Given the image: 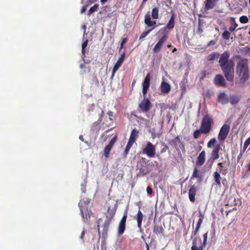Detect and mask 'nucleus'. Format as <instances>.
<instances>
[{"label":"nucleus","mask_w":250,"mask_h":250,"mask_svg":"<svg viewBox=\"0 0 250 250\" xmlns=\"http://www.w3.org/2000/svg\"><path fill=\"white\" fill-rule=\"evenodd\" d=\"M200 177L199 171L197 169L196 167L194 168L193 173L191 176V179H193L194 178H199Z\"/></svg>","instance_id":"obj_36"},{"label":"nucleus","mask_w":250,"mask_h":250,"mask_svg":"<svg viewBox=\"0 0 250 250\" xmlns=\"http://www.w3.org/2000/svg\"><path fill=\"white\" fill-rule=\"evenodd\" d=\"M90 201L86 199V201L81 200L79 203V207L80 208L81 213L82 216L83 221L90 225V218L92 214V211L88 209L87 205L89 203Z\"/></svg>","instance_id":"obj_3"},{"label":"nucleus","mask_w":250,"mask_h":250,"mask_svg":"<svg viewBox=\"0 0 250 250\" xmlns=\"http://www.w3.org/2000/svg\"><path fill=\"white\" fill-rule=\"evenodd\" d=\"M174 18H175L174 14V12H173L172 15L168 22L166 25V26L165 27V28H166V29L167 28L169 30H171L174 28V25H175Z\"/></svg>","instance_id":"obj_24"},{"label":"nucleus","mask_w":250,"mask_h":250,"mask_svg":"<svg viewBox=\"0 0 250 250\" xmlns=\"http://www.w3.org/2000/svg\"><path fill=\"white\" fill-rule=\"evenodd\" d=\"M124 174L123 172H122V173H120L118 174L117 176V178L119 180H122L123 178H124Z\"/></svg>","instance_id":"obj_49"},{"label":"nucleus","mask_w":250,"mask_h":250,"mask_svg":"<svg viewBox=\"0 0 250 250\" xmlns=\"http://www.w3.org/2000/svg\"><path fill=\"white\" fill-rule=\"evenodd\" d=\"M146 250H150L149 245L146 242Z\"/></svg>","instance_id":"obj_60"},{"label":"nucleus","mask_w":250,"mask_h":250,"mask_svg":"<svg viewBox=\"0 0 250 250\" xmlns=\"http://www.w3.org/2000/svg\"><path fill=\"white\" fill-rule=\"evenodd\" d=\"M201 133H202L201 129H200V130H199V129L196 130L194 132V133H193L194 137L195 139H197L199 137Z\"/></svg>","instance_id":"obj_43"},{"label":"nucleus","mask_w":250,"mask_h":250,"mask_svg":"<svg viewBox=\"0 0 250 250\" xmlns=\"http://www.w3.org/2000/svg\"><path fill=\"white\" fill-rule=\"evenodd\" d=\"M216 43V42L214 40H211L208 43V46H210L214 45Z\"/></svg>","instance_id":"obj_55"},{"label":"nucleus","mask_w":250,"mask_h":250,"mask_svg":"<svg viewBox=\"0 0 250 250\" xmlns=\"http://www.w3.org/2000/svg\"><path fill=\"white\" fill-rule=\"evenodd\" d=\"M199 218L198 221L197 223L196 227L195 230H194L192 231L191 237H192L193 236H195L197 234V233H198V232L200 228L201 224L203 223V219L204 218V216L202 213V212L201 211H199Z\"/></svg>","instance_id":"obj_16"},{"label":"nucleus","mask_w":250,"mask_h":250,"mask_svg":"<svg viewBox=\"0 0 250 250\" xmlns=\"http://www.w3.org/2000/svg\"><path fill=\"white\" fill-rule=\"evenodd\" d=\"M168 143L174 146L177 151H179L180 149L182 151L185 150L184 143L181 140L179 136H177L173 139L169 140Z\"/></svg>","instance_id":"obj_6"},{"label":"nucleus","mask_w":250,"mask_h":250,"mask_svg":"<svg viewBox=\"0 0 250 250\" xmlns=\"http://www.w3.org/2000/svg\"><path fill=\"white\" fill-rule=\"evenodd\" d=\"M206 160V152L205 150H203L199 155L197 158L196 164L197 166H202Z\"/></svg>","instance_id":"obj_18"},{"label":"nucleus","mask_w":250,"mask_h":250,"mask_svg":"<svg viewBox=\"0 0 250 250\" xmlns=\"http://www.w3.org/2000/svg\"><path fill=\"white\" fill-rule=\"evenodd\" d=\"M214 83L217 85L225 86L226 83L222 75L218 74L214 78Z\"/></svg>","instance_id":"obj_21"},{"label":"nucleus","mask_w":250,"mask_h":250,"mask_svg":"<svg viewBox=\"0 0 250 250\" xmlns=\"http://www.w3.org/2000/svg\"><path fill=\"white\" fill-rule=\"evenodd\" d=\"M79 139L81 140V141H83V136L82 135H81L80 137H79Z\"/></svg>","instance_id":"obj_63"},{"label":"nucleus","mask_w":250,"mask_h":250,"mask_svg":"<svg viewBox=\"0 0 250 250\" xmlns=\"http://www.w3.org/2000/svg\"><path fill=\"white\" fill-rule=\"evenodd\" d=\"M161 88L162 92L164 93H168L170 90V85L165 82L162 83Z\"/></svg>","instance_id":"obj_25"},{"label":"nucleus","mask_w":250,"mask_h":250,"mask_svg":"<svg viewBox=\"0 0 250 250\" xmlns=\"http://www.w3.org/2000/svg\"><path fill=\"white\" fill-rule=\"evenodd\" d=\"M138 131L136 129H133L131 131L129 141H131L132 142L134 143L138 137Z\"/></svg>","instance_id":"obj_28"},{"label":"nucleus","mask_w":250,"mask_h":250,"mask_svg":"<svg viewBox=\"0 0 250 250\" xmlns=\"http://www.w3.org/2000/svg\"><path fill=\"white\" fill-rule=\"evenodd\" d=\"M80 68L83 69V73H86V65L84 64V63H82L80 65Z\"/></svg>","instance_id":"obj_51"},{"label":"nucleus","mask_w":250,"mask_h":250,"mask_svg":"<svg viewBox=\"0 0 250 250\" xmlns=\"http://www.w3.org/2000/svg\"><path fill=\"white\" fill-rule=\"evenodd\" d=\"M146 192L148 194H151L153 192L152 188L150 187H147L146 188Z\"/></svg>","instance_id":"obj_50"},{"label":"nucleus","mask_w":250,"mask_h":250,"mask_svg":"<svg viewBox=\"0 0 250 250\" xmlns=\"http://www.w3.org/2000/svg\"><path fill=\"white\" fill-rule=\"evenodd\" d=\"M203 247H196V245L195 246H192L191 247V250H203Z\"/></svg>","instance_id":"obj_45"},{"label":"nucleus","mask_w":250,"mask_h":250,"mask_svg":"<svg viewBox=\"0 0 250 250\" xmlns=\"http://www.w3.org/2000/svg\"><path fill=\"white\" fill-rule=\"evenodd\" d=\"M229 52L224 51L220 56L219 63L226 80L233 82L235 63L232 60H229Z\"/></svg>","instance_id":"obj_1"},{"label":"nucleus","mask_w":250,"mask_h":250,"mask_svg":"<svg viewBox=\"0 0 250 250\" xmlns=\"http://www.w3.org/2000/svg\"><path fill=\"white\" fill-rule=\"evenodd\" d=\"M107 114L110 117L113 116V113L112 111H108Z\"/></svg>","instance_id":"obj_58"},{"label":"nucleus","mask_w":250,"mask_h":250,"mask_svg":"<svg viewBox=\"0 0 250 250\" xmlns=\"http://www.w3.org/2000/svg\"><path fill=\"white\" fill-rule=\"evenodd\" d=\"M142 152L146 154L148 157H153L156 153L155 147L150 142H148L143 148Z\"/></svg>","instance_id":"obj_7"},{"label":"nucleus","mask_w":250,"mask_h":250,"mask_svg":"<svg viewBox=\"0 0 250 250\" xmlns=\"http://www.w3.org/2000/svg\"><path fill=\"white\" fill-rule=\"evenodd\" d=\"M102 220L101 218H100L98 221V228L99 229V227H100V222L102 221Z\"/></svg>","instance_id":"obj_59"},{"label":"nucleus","mask_w":250,"mask_h":250,"mask_svg":"<svg viewBox=\"0 0 250 250\" xmlns=\"http://www.w3.org/2000/svg\"><path fill=\"white\" fill-rule=\"evenodd\" d=\"M168 39V35L167 33H164L161 38H160L153 48V51L155 53H159L161 51L164 44L167 42Z\"/></svg>","instance_id":"obj_9"},{"label":"nucleus","mask_w":250,"mask_h":250,"mask_svg":"<svg viewBox=\"0 0 250 250\" xmlns=\"http://www.w3.org/2000/svg\"><path fill=\"white\" fill-rule=\"evenodd\" d=\"M143 215L140 210H139L136 216L137 221V226L140 229H142V222L143 220Z\"/></svg>","instance_id":"obj_26"},{"label":"nucleus","mask_w":250,"mask_h":250,"mask_svg":"<svg viewBox=\"0 0 250 250\" xmlns=\"http://www.w3.org/2000/svg\"><path fill=\"white\" fill-rule=\"evenodd\" d=\"M219 56L220 55L218 53L214 52L208 55L207 60L210 61H213L217 59Z\"/></svg>","instance_id":"obj_31"},{"label":"nucleus","mask_w":250,"mask_h":250,"mask_svg":"<svg viewBox=\"0 0 250 250\" xmlns=\"http://www.w3.org/2000/svg\"><path fill=\"white\" fill-rule=\"evenodd\" d=\"M248 63V60L244 58L240 59L236 65L237 72L243 81H247L249 78Z\"/></svg>","instance_id":"obj_2"},{"label":"nucleus","mask_w":250,"mask_h":250,"mask_svg":"<svg viewBox=\"0 0 250 250\" xmlns=\"http://www.w3.org/2000/svg\"><path fill=\"white\" fill-rule=\"evenodd\" d=\"M99 4H95L91 7L87 13V16H90L91 14H92L94 12H96L98 11L99 9Z\"/></svg>","instance_id":"obj_33"},{"label":"nucleus","mask_w":250,"mask_h":250,"mask_svg":"<svg viewBox=\"0 0 250 250\" xmlns=\"http://www.w3.org/2000/svg\"><path fill=\"white\" fill-rule=\"evenodd\" d=\"M216 143V140L215 138H213L210 140V141L207 144V146L208 148H212L213 146Z\"/></svg>","instance_id":"obj_39"},{"label":"nucleus","mask_w":250,"mask_h":250,"mask_svg":"<svg viewBox=\"0 0 250 250\" xmlns=\"http://www.w3.org/2000/svg\"><path fill=\"white\" fill-rule=\"evenodd\" d=\"M176 51H177V49H176V48L175 47L172 50V53H174V52H176Z\"/></svg>","instance_id":"obj_64"},{"label":"nucleus","mask_w":250,"mask_h":250,"mask_svg":"<svg viewBox=\"0 0 250 250\" xmlns=\"http://www.w3.org/2000/svg\"><path fill=\"white\" fill-rule=\"evenodd\" d=\"M154 225L153 228V232L156 235H164V229L161 225L156 224L154 221Z\"/></svg>","instance_id":"obj_20"},{"label":"nucleus","mask_w":250,"mask_h":250,"mask_svg":"<svg viewBox=\"0 0 250 250\" xmlns=\"http://www.w3.org/2000/svg\"><path fill=\"white\" fill-rule=\"evenodd\" d=\"M97 0H87L85 3V5L88 7L89 5L96 2Z\"/></svg>","instance_id":"obj_48"},{"label":"nucleus","mask_w":250,"mask_h":250,"mask_svg":"<svg viewBox=\"0 0 250 250\" xmlns=\"http://www.w3.org/2000/svg\"><path fill=\"white\" fill-rule=\"evenodd\" d=\"M168 149V147L167 146L166 144H164V147L161 149L160 152L161 153L165 152Z\"/></svg>","instance_id":"obj_47"},{"label":"nucleus","mask_w":250,"mask_h":250,"mask_svg":"<svg viewBox=\"0 0 250 250\" xmlns=\"http://www.w3.org/2000/svg\"><path fill=\"white\" fill-rule=\"evenodd\" d=\"M222 38L224 40H227L230 38V33L226 30L222 34Z\"/></svg>","instance_id":"obj_37"},{"label":"nucleus","mask_w":250,"mask_h":250,"mask_svg":"<svg viewBox=\"0 0 250 250\" xmlns=\"http://www.w3.org/2000/svg\"><path fill=\"white\" fill-rule=\"evenodd\" d=\"M208 238V232L203 235V245H206Z\"/></svg>","instance_id":"obj_46"},{"label":"nucleus","mask_w":250,"mask_h":250,"mask_svg":"<svg viewBox=\"0 0 250 250\" xmlns=\"http://www.w3.org/2000/svg\"><path fill=\"white\" fill-rule=\"evenodd\" d=\"M112 201V204L113 206L112 207L111 206H108L107 208V212L108 214L106 215V220L102 225L103 229L104 231H107L110 224L114 216H115L116 211L117 209V204L115 203L114 200H111Z\"/></svg>","instance_id":"obj_4"},{"label":"nucleus","mask_w":250,"mask_h":250,"mask_svg":"<svg viewBox=\"0 0 250 250\" xmlns=\"http://www.w3.org/2000/svg\"><path fill=\"white\" fill-rule=\"evenodd\" d=\"M123 62L124 61L123 60H122L121 59L120 60V59H118V61H117V62H116L115 64L114 65V66L113 67V70L112 71V75L111 77V79H113V78L114 77L116 71L121 67Z\"/></svg>","instance_id":"obj_23"},{"label":"nucleus","mask_w":250,"mask_h":250,"mask_svg":"<svg viewBox=\"0 0 250 250\" xmlns=\"http://www.w3.org/2000/svg\"><path fill=\"white\" fill-rule=\"evenodd\" d=\"M248 169L249 171L250 172V162H249V163L248 165Z\"/></svg>","instance_id":"obj_62"},{"label":"nucleus","mask_w":250,"mask_h":250,"mask_svg":"<svg viewBox=\"0 0 250 250\" xmlns=\"http://www.w3.org/2000/svg\"><path fill=\"white\" fill-rule=\"evenodd\" d=\"M126 42H127V39H126V38H124V39H123V40H122V42H121V47H120L121 48H122L123 47L124 44Z\"/></svg>","instance_id":"obj_53"},{"label":"nucleus","mask_w":250,"mask_h":250,"mask_svg":"<svg viewBox=\"0 0 250 250\" xmlns=\"http://www.w3.org/2000/svg\"><path fill=\"white\" fill-rule=\"evenodd\" d=\"M152 107V104L150 100L146 98V97H144L143 100L139 104V107L140 108L141 111L144 113L148 112Z\"/></svg>","instance_id":"obj_8"},{"label":"nucleus","mask_w":250,"mask_h":250,"mask_svg":"<svg viewBox=\"0 0 250 250\" xmlns=\"http://www.w3.org/2000/svg\"><path fill=\"white\" fill-rule=\"evenodd\" d=\"M152 30V29H149L146 31L143 32L140 35L139 40H141L145 38Z\"/></svg>","instance_id":"obj_38"},{"label":"nucleus","mask_w":250,"mask_h":250,"mask_svg":"<svg viewBox=\"0 0 250 250\" xmlns=\"http://www.w3.org/2000/svg\"><path fill=\"white\" fill-rule=\"evenodd\" d=\"M239 21L242 23H246L249 21V19L246 16H242L240 17Z\"/></svg>","instance_id":"obj_40"},{"label":"nucleus","mask_w":250,"mask_h":250,"mask_svg":"<svg viewBox=\"0 0 250 250\" xmlns=\"http://www.w3.org/2000/svg\"><path fill=\"white\" fill-rule=\"evenodd\" d=\"M213 176L215 181V184L219 187L221 186V176L219 174V172H218V171L214 172Z\"/></svg>","instance_id":"obj_29"},{"label":"nucleus","mask_w":250,"mask_h":250,"mask_svg":"<svg viewBox=\"0 0 250 250\" xmlns=\"http://www.w3.org/2000/svg\"><path fill=\"white\" fill-rule=\"evenodd\" d=\"M250 145V137L248 138L244 144L243 149L245 150L248 146Z\"/></svg>","instance_id":"obj_42"},{"label":"nucleus","mask_w":250,"mask_h":250,"mask_svg":"<svg viewBox=\"0 0 250 250\" xmlns=\"http://www.w3.org/2000/svg\"><path fill=\"white\" fill-rule=\"evenodd\" d=\"M213 121L212 117L208 114L205 115L202 119L200 129L201 132L204 134H208L211 129V125Z\"/></svg>","instance_id":"obj_5"},{"label":"nucleus","mask_w":250,"mask_h":250,"mask_svg":"<svg viewBox=\"0 0 250 250\" xmlns=\"http://www.w3.org/2000/svg\"><path fill=\"white\" fill-rule=\"evenodd\" d=\"M87 7V6L85 4L83 5L81 9V13H83V12H84L86 11Z\"/></svg>","instance_id":"obj_54"},{"label":"nucleus","mask_w":250,"mask_h":250,"mask_svg":"<svg viewBox=\"0 0 250 250\" xmlns=\"http://www.w3.org/2000/svg\"><path fill=\"white\" fill-rule=\"evenodd\" d=\"M230 127L229 125L224 124L221 128L218 136V139L220 141H224L229 132Z\"/></svg>","instance_id":"obj_11"},{"label":"nucleus","mask_w":250,"mask_h":250,"mask_svg":"<svg viewBox=\"0 0 250 250\" xmlns=\"http://www.w3.org/2000/svg\"><path fill=\"white\" fill-rule=\"evenodd\" d=\"M117 137H113L109 142V144L106 146L104 148V155L106 158H108L109 153L114 145L115 142L116 141Z\"/></svg>","instance_id":"obj_15"},{"label":"nucleus","mask_w":250,"mask_h":250,"mask_svg":"<svg viewBox=\"0 0 250 250\" xmlns=\"http://www.w3.org/2000/svg\"><path fill=\"white\" fill-rule=\"evenodd\" d=\"M139 172L140 174L144 175L147 173L148 170L142 167L139 169Z\"/></svg>","instance_id":"obj_44"},{"label":"nucleus","mask_w":250,"mask_h":250,"mask_svg":"<svg viewBox=\"0 0 250 250\" xmlns=\"http://www.w3.org/2000/svg\"><path fill=\"white\" fill-rule=\"evenodd\" d=\"M196 247H204L205 245H203V242H202V240L199 237H195L192 241V245Z\"/></svg>","instance_id":"obj_30"},{"label":"nucleus","mask_w":250,"mask_h":250,"mask_svg":"<svg viewBox=\"0 0 250 250\" xmlns=\"http://www.w3.org/2000/svg\"><path fill=\"white\" fill-rule=\"evenodd\" d=\"M88 44V40H86L82 44V53L83 55H84L85 53V48L87 46Z\"/></svg>","instance_id":"obj_41"},{"label":"nucleus","mask_w":250,"mask_h":250,"mask_svg":"<svg viewBox=\"0 0 250 250\" xmlns=\"http://www.w3.org/2000/svg\"><path fill=\"white\" fill-rule=\"evenodd\" d=\"M150 74L148 73L145 78L143 83V94L144 97H146L147 92L149 89L150 85Z\"/></svg>","instance_id":"obj_14"},{"label":"nucleus","mask_w":250,"mask_h":250,"mask_svg":"<svg viewBox=\"0 0 250 250\" xmlns=\"http://www.w3.org/2000/svg\"><path fill=\"white\" fill-rule=\"evenodd\" d=\"M231 20L233 21V23L231 24V25L229 27V30L231 32H233L238 26V24L235 21L234 18H231Z\"/></svg>","instance_id":"obj_35"},{"label":"nucleus","mask_w":250,"mask_h":250,"mask_svg":"<svg viewBox=\"0 0 250 250\" xmlns=\"http://www.w3.org/2000/svg\"><path fill=\"white\" fill-rule=\"evenodd\" d=\"M134 143L133 142H132L131 141H128V143H127V144L126 146V147L125 148V150L124 151V154L125 155H126L128 153V152L130 149V148L131 147V146H132V145Z\"/></svg>","instance_id":"obj_34"},{"label":"nucleus","mask_w":250,"mask_h":250,"mask_svg":"<svg viewBox=\"0 0 250 250\" xmlns=\"http://www.w3.org/2000/svg\"><path fill=\"white\" fill-rule=\"evenodd\" d=\"M197 191L195 185H192L189 189L188 197L189 200L191 202H194L195 200V196Z\"/></svg>","instance_id":"obj_22"},{"label":"nucleus","mask_w":250,"mask_h":250,"mask_svg":"<svg viewBox=\"0 0 250 250\" xmlns=\"http://www.w3.org/2000/svg\"><path fill=\"white\" fill-rule=\"evenodd\" d=\"M84 234H85V231H84V230H83V231L82 232V233H81V235L80 236V239L82 240L83 242H84L83 237L84 236Z\"/></svg>","instance_id":"obj_56"},{"label":"nucleus","mask_w":250,"mask_h":250,"mask_svg":"<svg viewBox=\"0 0 250 250\" xmlns=\"http://www.w3.org/2000/svg\"><path fill=\"white\" fill-rule=\"evenodd\" d=\"M108 0H101V2L102 4L104 3L106 1H107Z\"/></svg>","instance_id":"obj_61"},{"label":"nucleus","mask_w":250,"mask_h":250,"mask_svg":"<svg viewBox=\"0 0 250 250\" xmlns=\"http://www.w3.org/2000/svg\"><path fill=\"white\" fill-rule=\"evenodd\" d=\"M144 22L147 27H152L151 29H152V30L157 26L156 21H151V15L149 12L145 15Z\"/></svg>","instance_id":"obj_12"},{"label":"nucleus","mask_w":250,"mask_h":250,"mask_svg":"<svg viewBox=\"0 0 250 250\" xmlns=\"http://www.w3.org/2000/svg\"><path fill=\"white\" fill-rule=\"evenodd\" d=\"M197 32L199 34H201L203 32V29H202V28L201 27V25L200 23L199 24V26L198 27Z\"/></svg>","instance_id":"obj_52"},{"label":"nucleus","mask_w":250,"mask_h":250,"mask_svg":"<svg viewBox=\"0 0 250 250\" xmlns=\"http://www.w3.org/2000/svg\"><path fill=\"white\" fill-rule=\"evenodd\" d=\"M159 9L158 7H154L152 10L151 17L153 19H158L159 18Z\"/></svg>","instance_id":"obj_32"},{"label":"nucleus","mask_w":250,"mask_h":250,"mask_svg":"<svg viewBox=\"0 0 250 250\" xmlns=\"http://www.w3.org/2000/svg\"><path fill=\"white\" fill-rule=\"evenodd\" d=\"M221 146L220 144H217L214 146L211 153V158L213 159V160H215L219 158V152Z\"/></svg>","instance_id":"obj_19"},{"label":"nucleus","mask_w":250,"mask_h":250,"mask_svg":"<svg viewBox=\"0 0 250 250\" xmlns=\"http://www.w3.org/2000/svg\"><path fill=\"white\" fill-rule=\"evenodd\" d=\"M217 166L218 167L217 168V171L223 175H226L228 172V167L229 163L220 162L218 163Z\"/></svg>","instance_id":"obj_13"},{"label":"nucleus","mask_w":250,"mask_h":250,"mask_svg":"<svg viewBox=\"0 0 250 250\" xmlns=\"http://www.w3.org/2000/svg\"><path fill=\"white\" fill-rule=\"evenodd\" d=\"M127 209L124 212L123 216L121 219L118 227V234L119 235H122L125 229V223L127 217Z\"/></svg>","instance_id":"obj_10"},{"label":"nucleus","mask_w":250,"mask_h":250,"mask_svg":"<svg viewBox=\"0 0 250 250\" xmlns=\"http://www.w3.org/2000/svg\"><path fill=\"white\" fill-rule=\"evenodd\" d=\"M217 101L222 104H226L229 103V98L225 92H221L218 96Z\"/></svg>","instance_id":"obj_17"},{"label":"nucleus","mask_w":250,"mask_h":250,"mask_svg":"<svg viewBox=\"0 0 250 250\" xmlns=\"http://www.w3.org/2000/svg\"><path fill=\"white\" fill-rule=\"evenodd\" d=\"M119 59L120 60L121 59L124 61L125 59V52H124L122 54H121Z\"/></svg>","instance_id":"obj_57"},{"label":"nucleus","mask_w":250,"mask_h":250,"mask_svg":"<svg viewBox=\"0 0 250 250\" xmlns=\"http://www.w3.org/2000/svg\"><path fill=\"white\" fill-rule=\"evenodd\" d=\"M241 98L240 95H232L229 98V102L232 105L236 104L239 102Z\"/></svg>","instance_id":"obj_27"}]
</instances>
